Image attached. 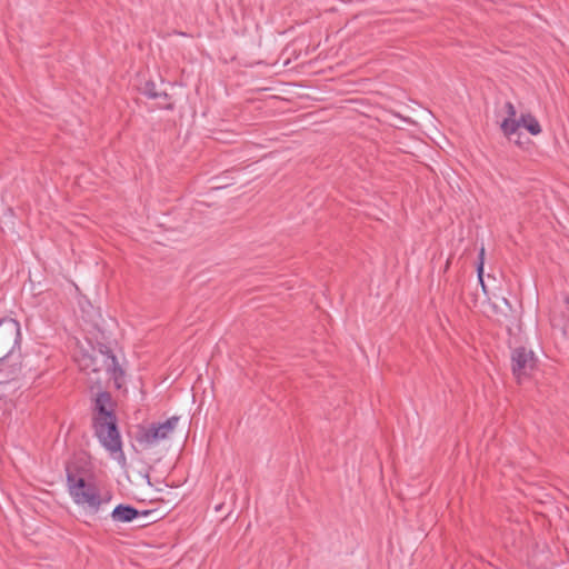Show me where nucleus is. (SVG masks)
I'll list each match as a JSON object with an SVG mask.
<instances>
[{"mask_svg": "<svg viewBox=\"0 0 569 569\" xmlns=\"http://www.w3.org/2000/svg\"><path fill=\"white\" fill-rule=\"evenodd\" d=\"M483 268H485V248H481L479 251V254H478L477 274H478V279H479V282H480L483 291H486V287L483 283Z\"/></svg>", "mask_w": 569, "mask_h": 569, "instance_id": "obj_14", "label": "nucleus"}, {"mask_svg": "<svg viewBox=\"0 0 569 569\" xmlns=\"http://www.w3.org/2000/svg\"><path fill=\"white\" fill-rule=\"evenodd\" d=\"M511 141H513V142H515L516 144H518V146H522V143H523V142L521 141V137H519V136H515V137H513V139H512Z\"/></svg>", "mask_w": 569, "mask_h": 569, "instance_id": "obj_17", "label": "nucleus"}, {"mask_svg": "<svg viewBox=\"0 0 569 569\" xmlns=\"http://www.w3.org/2000/svg\"><path fill=\"white\" fill-rule=\"evenodd\" d=\"M150 513H152V510H147V509H146V510H141V511H140V517H147V516H149Z\"/></svg>", "mask_w": 569, "mask_h": 569, "instance_id": "obj_19", "label": "nucleus"}, {"mask_svg": "<svg viewBox=\"0 0 569 569\" xmlns=\"http://www.w3.org/2000/svg\"><path fill=\"white\" fill-rule=\"evenodd\" d=\"M21 331L18 320L3 317L0 319V353L8 349L20 350Z\"/></svg>", "mask_w": 569, "mask_h": 569, "instance_id": "obj_7", "label": "nucleus"}, {"mask_svg": "<svg viewBox=\"0 0 569 569\" xmlns=\"http://www.w3.org/2000/svg\"><path fill=\"white\" fill-rule=\"evenodd\" d=\"M565 302L569 307V296L565 298Z\"/></svg>", "mask_w": 569, "mask_h": 569, "instance_id": "obj_20", "label": "nucleus"}, {"mask_svg": "<svg viewBox=\"0 0 569 569\" xmlns=\"http://www.w3.org/2000/svg\"><path fill=\"white\" fill-rule=\"evenodd\" d=\"M492 313L496 316V320L501 325L505 326L508 330L511 329V327L515 323V316H513V309L509 300L505 297L499 299L498 302L490 303Z\"/></svg>", "mask_w": 569, "mask_h": 569, "instance_id": "obj_9", "label": "nucleus"}, {"mask_svg": "<svg viewBox=\"0 0 569 569\" xmlns=\"http://www.w3.org/2000/svg\"><path fill=\"white\" fill-rule=\"evenodd\" d=\"M519 119L506 118L500 124V129L508 140H512L515 136L522 137V133L519 132Z\"/></svg>", "mask_w": 569, "mask_h": 569, "instance_id": "obj_12", "label": "nucleus"}, {"mask_svg": "<svg viewBox=\"0 0 569 569\" xmlns=\"http://www.w3.org/2000/svg\"><path fill=\"white\" fill-rule=\"evenodd\" d=\"M74 505L81 507L86 513L96 516L103 511L112 500V492L109 490L101 491L94 481H90L81 488L68 491Z\"/></svg>", "mask_w": 569, "mask_h": 569, "instance_id": "obj_2", "label": "nucleus"}, {"mask_svg": "<svg viewBox=\"0 0 569 569\" xmlns=\"http://www.w3.org/2000/svg\"><path fill=\"white\" fill-rule=\"evenodd\" d=\"M98 357L101 358L102 366L109 378L113 379L117 388H120L121 382L124 378V370L119 365L117 357L113 355L112 350L107 346L100 345L98 349V355L94 357L83 356L82 369H90L92 372H98L100 370V368L97 367Z\"/></svg>", "mask_w": 569, "mask_h": 569, "instance_id": "obj_3", "label": "nucleus"}, {"mask_svg": "<svg viewBox=\"0 0 569 569\" xmlns=\"http://www.w3.org/2000/svg\"><path fill=\"white\" fill-rule=\"evenodd\" d=\"M92 428L101 446L120 463L126 462L111 393L99 391L92 406Z\"/></svg>", "mask_w": 569, "mask_h": 569, "instance_id": "obj_1", "label": "nucleus"}, {"mask_svg": "<svg viewBox=\"0 0 569 569\" xmlns=\"http://www.w3.org/2000/svg\"><path fill=\"white\" fill-rule=\"evenodd\" d=\"M511 371L518 382L528 378L535 370L537 358L532 350L517 347L511 351Z\"/></svg>", "mask_w": 569, "mask_h": 569, "instance_id": "obj_6", "label": "nucleus"}, {"mask_svg": "<svg viewBox=\"0 0 569 569\" xmlns=\"http://www.w3.org/2000/svg\"><path fill=\"white\" fill-rule=\"evenodd\" d=\"M520 127L522 126L532 136L541 133L542 129L535 116L531 113H522L519 118Z\"/></svg>", "mask_w": 569, "mask_h": 569, "instance_id": "obj_11", "label": "nucleus"}, {"mask_svg": "<svg viewBox=\"0 0 569 569\" xmlns=\"http://www.w3.org/2000/svg\"><path fill=\"white\" fill-rule=\"evenodd\" d=\"M110 517L116 523L132 522L140 517V510L128 503H119L113 508Z\"/></svg>", "mask_w": 569, "mask_h": 569, "instance_id": "obj_10", "label": "nucleus"}, {"mask_svg": "<svg viewBox=\"0 0 569 569\" xmlns=\"http://www.w3.org/2000/svg\"><path fill=\"white\" fill-rule=\"evenodd\" d=\"M161 108H162V109H164V110H170V111H172V110L174 109V103H173V102H171V101H169L168 103L162 104V106H161Z\"/></svg>", "mask_w": 569, "mask_h": 569, "instance_id": "obj_16", "label": "nucleus"}, {"mask_svg": "<svg viewBox=\"0 0 569 569\" xmlns=\"http://www.w3.org/2000/svg\"><path fill=\"white\" fill-rule=\"evenodd\" d=\"M0 359L6 362L1 367L3 377H0V386L14 380L21 372L22 361L20 350L8 349L4 353H0Z\"/></svg>", "mask_w": 569, "mask_h": 569, "instance_id": "obj_8", "label": "nucleus"}, {"mask_svg": "<svg viewBox=\"0 0 569 569\" xmlns=\"http://www.w3.org/2000/svg\"><path fill=\"white\" fill-rule=\"evenodd\" d=\"M179 420L180 417L172 416L163 422H152L147 427H139L136 440L144 447H151L168 439L177 428Z\"/></svg>", "mask_w": 569, "mask_h": 569, "instance_id": "obj_4", "label": "nucleus"}, {"mask_svg": "<svg viewBox=\"0 0 569 569\" xmlns=\"http://www.w3.org/2000/svg\"><path fill=\"white\" fill-rule=\"evenodd\" d=\"M159 92L161 93V96L159 98L164 99V100L171 99V97L166 91H159Z\"/></svg>", "mask_w": 569, "mask_h": 569, "instance_id": "obj_18", "label": "nucleus"}, {"mask_svg": "<svg viewBox=\"0 0 569 569\" xmlns=\"http://www.w3.org/2000/svg\"><path fill=\"white\" fill-rule=\"evenodd\" d=\"M506 112L508 114L507 118L516 119L517 110L512 102L507 101L505 104Z\"/></svg>", "mask_w": 569, "mask_h": 569, "instance_id": "obj_15", "label": "nucleus"}, {"mask_svg": "<svg viewBox=\"0 0 569 569\" xmlns=\"http://www.w3.org/2000/svg\"><path fill=\"white\" fill-rule=\"evenodd\" d=\"M67 490L81 488L86 483L93 481L92 467L88 459L81 456H74L64 465Z\"/></svg>", "mask_w": 569, "mask_h": 569, "instance_id": "obj_5", "label": "nucleus"}, {"mask_svg": "<svg viewBox=\"0 0 569 569\" xmlns=\"http://www.w3.org/2000/svg\"><path fill=\"white\" fill-rule=\"evenodd\" d=\"M141 92L148 99H158L161 96V93L157 90L156 82L152 80H149L143 84Z\"/></svg>", "mask_w": 569, "mask_h": 569, "instance_id": "obj_13", "label": "nucleus"}]
</instances>
